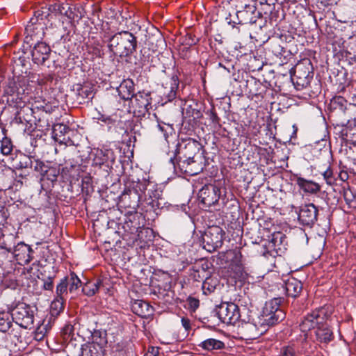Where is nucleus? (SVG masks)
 Segmentation results:
<instances>
[{"mask_svg": "<svg viewBox=\"0 0 356 356\" xmlns=\"http://www.w3.org/2000/svg\"><path fill=\"white\" fill-rule=\"evenodd\" d=\"M207 264L206 267L204 265H195L190 269V277L196 282L204 281L205 277H208L209 273L207 271Z\"/></svg>", "mask_w": 356, "mask_h": 356, "instance_id": "2f4dec72", "label": "nucleus"}, {"mask_svg": "<svg viewBox=\"0 0 356 356\" xmlns=\"http://www.w3.org/2000/svg\"><path fill=\"white\" fill-rule=\"evenodd\" d=\"M81 350V356H104V350L89 343L82 345Z\"/></svg>", "mask_w": 356, "mask_h": 356, "instance_id": "f704fd0d", "label": "nucleus"}, {"mask_svg": "<svg viewBox=\"0 0 356 356\" xmlns=\"http://www.w3.org/2000/svg\"><path fill=\"white\" fill-rule=\"evenodd\" d=\"M281 356H296V351L293 346H284L280 351Z\"/></svg>", "mask_w": 356, "mask_h": 356, "instance_id": "bf43d9fd", "label": "nucleus"}, {"mask_svg": "<svg viewBox=\"0 0 356 356\" xmlns=\"http://www.w3.org/2000/svg\"><path fill=\"white\" fill-rule=\"evenodd\" d=\"M159 354V348L156 347H150L145 356H156Z\"/></svg>", "mask_w": 356, "mask_h": 356, "instance_id": "774afa93", "label": "nucleus"}, {"mask_svg": "<svg viewBox=\"0 0 356 356\" xmlns=\"http://www.w3.org/2000/svg\"><path fill=\"white\" fill-rule=\"evenodd\" d=\"M70 132V129L67 125L58 123L53 127L52 137L58 143L67 145L71 142Z\"/></svg>", "mask_w": 356, "mask_h": 356, "instance_id": "aec40b11", "label": "nucleus"}, {"mask_svg": "<svg viewBox=\"0 0 356 356\" xmlns=\"http://www.w3.org/2000/svg\"><path fill=\"white\" fill-rule=\"evenodd\" d=\"M29 48H27V46L24 44L22 49V55L19 56H14L13 58V60L14 62L13 69V78H10L8 79L6 85L11 80H13L15 82L16 86L17 88H21L22 86L24 88L28 90L27 83L29 79H27V74L29 73V58L26 56V51Z\"/></svg>", "mask_w": 356, "mask_h": 356, "instance_id": "39448f33", "label": "nucleus"}, {"mask_svg": "<svg viewBox=\"0 0 356 356\" xmlns=\"http://www.w3.org/2000/svg\"><path fill=\"white\" fill-rule=\"evenodd\" d=\"M33 159L34 158L23 156L19 162L18 166L20 168H32L33 165Z\"/></svg>", "mask_w": 356, "mask_h": 356, "instance_id": "3c124183", "label": "nucleus"}, {"mask_svg": "<svg viewBox=\"0 0 356 356\" xmlns=\"http://www.w3.org/2000/svg\"><path fill=\"white\" fill-rule=\"evenodd\" d=\"M68 288L70 293H73L81 286V282L74 273H71L67 277Z\"/></svg>", "mask_w": 356, "mask_h": 356, "instance_id": "de8ad7c7", "label": "nucleus"}, {"mask_svg": "<svg viewBox=\"0 0 356 356\" xmlns=\"http://www.w3.org/2000/svg\"><path fill=\"white\" fill-rule=\"evenodd\" d=\"M318 210L312 203L300 207L298 212V220L305 226L312 227L317 221Z\"/></svg>", "mask_w": 356, "mask_h": 356, "instance_id": "2eb2a0df", "label": "nucleus"}, {"mask_svg": "<svg viewBox=\"0 0 356 356\" xmlns=\"http://www.w3.org/2000/svg\"><path fill=\"white\" fill-rule=\"evenodd\" d=\"M68 289L67 277H65L60 280L56 286V297L65 299V296L67 295Z\"/></svg>", "mask_w": 356, "mask_h": 356, "instance_id": "c03bdc74", "label": "nucleus"}, {"mask_svg": "<svg viewBox=\"0 0 356 356\" xmlns=\"http://www.w3.org/2000/svg\"><path fill=\"white\" fill-rule=\"evenodd\" d=\"M323 176L326 183L329 185H332L334 182V178L333 176V171L328 167L325 171L323 172Z\"/></svg>", "mask_w": 356, "mask_h": 356, "instance_id": "052dcab7", "label": "nucleus"}, {"mask_svg": "<svg viewBox=\"0 0 356 356\" xmlns=\"http://www.w3.org/2000/svg\"><path fill=\"white\" fill-rule=\"evenodd\" d=\"M15 237L13 234L2 235L0 238V248L11 252L15 245Z\"/></svg>", "mask_w": 356, "mask_h": 356, "instance_id": "ea45409f", "label": "nucleus"}, {"mask_svg": "<svg viewBox=\"0 0 356 356\" xmlns=\"http://www.w3.org/2000/svg\"><path fill=\"white\" fill-rule=\"evenodd\" d=\"M179 87V79L177 75H173L170 81V88L169 92L166 94L168 101L173 100L177 95V90Z\"/></svg>", "mask_w": 356, "mask_h": 356, "instance_id": "a18cd8bd", "label": "nucleus"}, {"mask_svg": "<svg viewBox=\"0 0 356 356\" xmlns=\"http://www.w3.org/2000/svg\"><path fill=\"white\" fill-rule=\"evenodd\" d=\"M271 51L274 55L276 56H281L283 55V53L285 51L284 48L282 47L278 43H273L271 46Z\"/></svg>", "mask_w": 356, "mask_h": 356, "instance_id": "e2e57ef3", "label": "nucleus"}, {"mask_svg": "<svg viewBox=\"0 0 356 356\" xmlns=\"http://www.w3.org/2000/svg\"><path fill=\"white\" fill-rule=\"evenodd\" d=\"M346 100L341 96L334 97L331 102V105L334 109L339 108L341 111L346 108Z\"/></svg>", "mask_w": 356, "mask_h": 356, "instance_id": "603ef678", "label": "nucleus"}, {"mask_svg": "<svg viewBox=\"0 0 356 356\" xmlns=\"http://www.w3.org/2000/svg\"><path fill=\"white\" fill-rule=\"evenodd\" d=\"M65 299L56 297L51 304V311L52 315H58L64 309V303Z\"/></svg>", "mask_w": 356, "mask_h": 356, "instance_id": "49530a36", "label": "nucleus"}, {"mask_svg": "<svg viewBox=\"0 0 356 356\" xmlns=\"http://www.w3.org/2000/svg\"><path fill=\"white\" fill-rule=\"evenodd\" d=\"M202 156L189 159L185 161H180L172 164L174 171L176 173L186 174L189 176H194L200 173L204 169Z\"/></svg>", "mask_w": 356, "mask_h": 356, "instance_id": "f8f14e48", "label": "nucleus"}, {"mask_svg": "<svg viewBox=\"0 0 356 356\" xmlns=\"http://www.w3.org/2000/svg\"><path fill=\"white\" fill-rule=\"evenodd\" d=\"M225 232L219 226L208 227L201 236L202 247L207 251L213 252L222 247Z\"/></svg>", "mask_w": 356, "mask_h": 356, "instance_id": "0eeeda50", "label": "nucleus"}, {"mask_svg": "<svg viewBox=\"0 0 356 356\" xmlns=\"http://www.w3.org/2000/svg\"><path fill=\"white\" fill-rule=\"evenodd\" d=\"M60 175V169L57 167L48 166L42 175V181H47L48 186H54L57 181L58 177Z\"/></svg>", "mask_w": 356, "mask_h": 356, "instance_id": "cd10ccee", "label": "nucleus"}, {"mask_svg": "<svg viewBox=\"0 0 356 356\" xmlns=\"http://www.w3.org/2000/svg\"><path fill=\"white\" fill-rule=\"evenodd\" d=\"M12 320L25 329H31L34 322V310L25 303L17 304L11 312Z\"/></svg>", "mask_w": 356, "mask_h": 356, "instance_id": "6e6552de", "label": "nucleus"}, {"mask_svg": "<svg viewBox=\"0 0 356 356\" xmlns=\"http://www.w3.org/2000/svg\"><path fill=\"white\" fill-rule=\"evenodd\" d=\"M219 286V280L217 277L208 276L202 282V289L205 295L211 294Z\"/></svg>", "mask_w": 356, "mask_h": 356, "instance_id": "c9c22d12", "label": "nucleus"}, {"mask_svg": "<svg viewBox=\"0 0 356 356\" xmlns=\"http://www.w3.org/2000/svg\"><path fill=\"white\" fill-rule=\"evenodd\" d=\"M97 120L107 125L108 129H111L112 127L115 126L117 122V120L113 119L111 116L100 113L99 114V117H97Z\"/></svg>", "mask_w": 356, "mask_h": 356, "instance_id": "8fccbe9b", "label": "nucleus"}, {"mask_svg": "<svg viewBox=\"0 0 356 356\" xmlns=\"http://www.w3.org/2000/svg\"><path fill=\"white\" fill-rule=\"evenodd\" d=\"M47 115L48 113L46 111L42 113V116H39L38 118L34 115L33 129L29 130V131H32L35 129L42 131L48 130L51 127V124L47 118Z\"/></svg>", "mask_w": 356, "mask_h": 356, "instance_id": "473e14b6", "label": "nucleus"}, {"mask_svg": "<svg viewBox=\"0 0 356 356\" xmlns=\"http://www.w3.org/2000/svg\"><path fill=\"white\" fill-rule=\"evenodd\" d=\"M148 197L145 198L146 204L152 207L154 210L159 209L161 203L159 202L161 191L156 188V186L154 184L148 189Z\"/></svg>", "mask_w": 356, "mask_h": 356, "instance_id": "393cba45", "label": "nucleus"}, {"mask_svg": "<svg viewBox=\"0 0 356 356\" xmlns=\"http://www.w3.org/2000/svg\"><path fill=\"white\" fill-rule=\"evenodd\" d=\"M188 308L191 312H195L200 305L199 300L193 297H188L186 300Z\"/></svg>", "mask_w": 356, "mask_h": 356, "instance_id": "13d9d810", "label": "nucleus"}, {"mask_svg": "<svg viewBox=\"0 0 356 356\" xmlns=\"http://www.w3.org/2000/svg\"><path fill=\"white\" fill-rule=\"evenodd\" d=\"M134 83L131 79H127L122 81L120 86L117 88L119 96L124 100H131L136 96L138 101V96L135 95Z\"/></svg>", "mask_w": 356, "mask_h": 356, "instance_id": "412c9836", "label": "nucleus"}, {"mask_svg": "<svg viewBox=\"0 0 356 356\" xmlns=\"http://www.w3.org/2000/svg\"><path fill=\"white\" fill-rule=\"evenodd\" d=\"M153 183L143 179L138 181L133 187V189L125 191L122 195V201H127L129 199H132L131 202L127 204V207L136 209L139 206V202L141 201L142 195L145 193L148 188H150Z\"/></svg>", "mask_w": 356, "mask_h": 356, "instance_id": "9d476101", "label": "nucleus"}, {"mask_svg": "<svg viewBox=\"0 0 356 356\" xmlns=\"http://www.w3.org/2000/svg\"><path fill=\"white\" fill-rule=\"evenodd\" d=\"M101 285L100 280H97L95 282H88L83 285L82 291L88 296H92L98 291Z\"/></svg>", "mask_w": 356, "mask_h": 356, "instance_id": "a19ab883", "label": "nucleus"}, {"mask_svg": "<svg viewBox=\"0 0 356 356\" xmlns=\"http://www.w3.org/2000/svg\"><path fill=\"white\" fill-rule=\"evenodd\" d=\"M134 313L140 317H147L153 312V307L147 302L141 300H135L131 305Z\"/></svg>", "mask_w": 356, "mask_h": 356, "instance_id": "b1692460", "label": "nucleus"}, {"mask_svg": "<svg viewBox=\"0 0 356 356\" xmlns=\"http://www.w3.org/2000/svg\"><path fill=\"white\" fill-rule=\"evenodd\" d=\"M207 113L213 124L220 125V118L218 116L213 108L211 109Z\"/></svg>", "mask_w": 356, "mask_h": 356, "instance_id": "69168bd1", "label": "nucleus"}, {"mask_svg": "<svg viewBox=\"0 0 356 356\" xmlns=\"http://www.w3.org/2000/svg\"><path fill=\"white\" fill-rule=\"evenodd\" d=\"M49 330L48 324L44 323L37 327L35 332V337L38 340H41L44 338Z\"/></svg>", "mask_w": 356, "mask_h": 356, "instance_id": "864d4df0", "label": "nucleus"}, {"mask_svg": "<svg viewBox=\"0 0 356 356\" xmlns=\"http://www.w3.org/2000/svg\"><path fill=\"white\" fill-rule=\"evenodd\" d=\"M198 346L207 351L222 350L225 348L224 342L220 340L210 338L202 341Z\"/></svg>", "mask_w": 356, "mask_h": 356, "instance_id": "c85d7f7f", "label": "nucleus"}, {"mask_svg": "<svg viewBox=\"0 0 356 356\" xmlns=\"http://www.w3.org/2000/svg\"><path fill=\"white\" fill-rule=\"evenodd\" d=\"M286 238V236L280 232H274L270 236L269 238V245L273 249H281V245H282L284 241Z\"/></svg>", "mask_w": 356, "mask_h": 356, "instance_id": "79ce46f5", "label": "nucleus"}, {"mask_svg": "<svg viewBox=\"0 0 356 356\" xmlns=\"http://www.w3.org/2000/svg\"><path fill=\"white\" fill-rule=\"evenodd\" d=\"M197 40L195 36L191 33H188L183 38L182 44L191 47L195 44Z\"/></svg>", "mask_w": 356, "mask_h": 356, "instance_id": "680f3d73", "label": "nucleus"}, {"mask_svg": "<svg viewBox=\"0 0 356 356\" xmlns=\"http://www.w3.org/2000/svg\"><path fill=\"white\" fill-rule=\"evenodd\" d=\"M26 90L23 86L17 88L13 80L10 81L4 86L2 96L3 102L6 101L7 106L3 108L1 113V115L5 110H9L13 115L11 123L24 126V131L33 129L35 113L33 108L26 104L24 95Z\"/></svg>", "mask_w": 356, "mask_h": 356, "instance_id": "f257e3e1", "label": "nucleus"}, {"mask_svg": "<svg viewBox=\"0 0 356 356\" xmlns=\"http://www.w3.org/2000/svg\"><path fill=\"white\" fill-rule=\"evenodd\" d=\"M23 176L17 175L15 170L8 166H0V191L18 190L22 186Z\"/></svg>", "mask_w": 356, "mask_h": 356, "instance_id": "1a4fd4ad", "label": "nucleus"}, {"mask_svg": "<svg viewBox=\"0 0 356 356\" xmlns=\"http://www.w3.org/2000/svg\"><path fill=\"white\" fill-rule=\"evenodd\" d=\"M220 189L213 184L204 185L198 193V198L201 203L210 207L218 202Z\"/></svg>", "mask_w": 356, "mask_h": 356, "instance_id": "4468645a", "label": "nucleus"}, {"mask_svg": "<svg viewBox=\"0 0 356 356\" xmlns=\"http://www.w3.org/2000/svg\"><path fill=\"white\" fill-rule=\"evenodd\" d=\"M92 341L90 343L101 348L104 350V347L107 344L106 334L100 331H95L92 335Z\"/></svg>", "mask_w": 356, "mask_h": 356, "instance_id": "58836bf2", "label": "nucleus"}, {"mask_svg": "<svg viewBox=\"0 0 356 356\" xmlns=\"http://www.w3.org/2000/svg\"><path fill=\"white\" fill-rule=\"evenodd\" d=\"M19 264H28L33 259V250L24 242L15 245L11 252Z\"/></svg>", "mask_w": 356, "mask_h": 356, "instance_id": "a211bd4d", "label": "nucleus"}, {"mask_svg": "<svg viewBox=\"0 0 356 356\" xmlns=\"http://www.w3.org/2000/svg\"><path fill=\"white\" fill-rule=\"evenodd\" d=\"M237 22L229 21L231 24H253L256 23L258 19L261 17V13L257 10L254 4L245 5L241 10L236 12ZM234 26V25H233Z\"/></svg>", "mask_w": 356, "mask_h": 356, "instance_id": "ddd939ff", "label": "nucleus"}, {"mask_svg": "<svg viewBox=\"0 0 356 356\" xmlns=\"http://www.w3.org/2000/svg\"><path fill=\"white\" fill-rule=\"evenodd\" d=\"M202 116V113L199 109L188 106L183 113V122L194 128L198 125Z\"/></svg>", "mask_w": 356, "mask_h": 356, "instance_id": "4be33fe9", "label": "nucleus"}, {"mask_svg": "<svg viewBox=\"0 0 356 356\" xmlns=\"http://www.w3.org/2000/svg\"><path fill=\"white\" fill-rule=\"evenodd\" d=\"M48 165H45L42 161L35 159H33V168L35 171L40 173L41 176L47 169Z\"/></svg>", "mask_w": 356, "mask_h": 356, "instance_id": "5fc2aeb1", "label": "nucleus"}, {"mask_svg": "<svg viewBox=\"0 0 356 356\" xmlns=\"http://www.w3.org/2000/svg\"><path fill=\"white\" fill-rule=\"evenodd\" d=\"M324 312L323 309L313 311L305 316L300 323L302 332H305L317 327L324 321Z\"/></svg>", "mask_w": 356, "mask_h": 356, "instance_id": "f3484780", "label": "nucleus"}, {"mask_svg": "<svg viewBox=\"0 0 356 356\" xmlns=\"http://www.w3.org/2000/svg\"><path fill=\"white\" fill-rule=\"evenodd\" d=\"M118 356H130L132 355V344L129 341H122L115 346Z\"/></svg>", "mask_w": 356, "mask_h": 356, "instance_id": "4c0bfd02", "label": "nucleus"}, {"mask_svg": "<svg viewBox=\"0 0 356 356\" xmlns=\"http://www.w3.org/2000/svg\"><path fill=\"white\" fill-rule=\"evenodd\" d=\"M49 16V10L45 8H42L34 12V15L31 17L25 27V37L24 44L27 48H31L35 42H42L44 36L45 20Z\"/></svg>", "mask_w": 356, "mask_h": 356, "instance_id": "7ed1b4c3", "label": "nucleus"}, {"mask_svg": "<svg viewBox=\"0 0 356 356\" xmlns=\"http://www.w3.org/2000/svg\"><path fill=\"white\" fill-rule=\"evenodd\" d=\"M312 79V78L295 77V75L292 77L293 83L302 88L307 87L309 84Z\"/></svg>", "mask_w": 356, "mask_h": 356, "instance_id": "6e6d98bb", "label": "nucleus"}, {"mask_svg": "<svg viewBox=\"0 0 356 356\" xmlns=\"http://www.w3.org/2000/svg\"><path fill=\"white\" fill-rule=\"evenodd\" d=\"M282 302V298H275L266 302L260 318L263 324L273 326L284 319L286 314L281 308Z\"/></svg>", "mask_w": 356, "mask_h": 356, "instance_id": "423d86ee", "label": "nucleus"}, {"mask_svg": "<svg viewBox=\"0 0 356 356\" xmlns=\"http://www.w3.org/2000/svg\"><path fill=\"white\" fill-rule=\"evenodd\" d=\"M13 145L12 144L11 140L6 136L3 138L1 141V152L3 155H8L13 151Z\"/></svg>", "mask_w": 356, "mask_h": 356, "instance_id": "09e8293b", "label": "nucleus"}, {"mask_svg": "<svg viewBox=\"0 0 356 356\" xmlns=\"http://www.w3.org/2000/svg\"><path fill=\"white\" fill-rule=\"evenodd\" d=\"M11 314L6 312H0V332H6L11 329Z\"/></svg>", "mask_w": 356, "mask_h": 356, "instance_id": "37998d69", "label": "nucleus"}, {"mask_svg": "<svg viewBox=\"0 0 356 356\" xmlns=\"http://www.w3.org/2000/svg\"><path fill=\"white\" fill-rule=\"evenodd\" d=\"M159 130L163 134V136L165 140L168 139L169 134H172L173 132V128L170 124H165L164 125H161L158 124Z\"/></svg>", "mask_w": 356, "mask_h": 356, "instance_id": "4d7b16f0", "label": "nucleus"}, {"mask_svg": "<svg viewBox=\"0 0 356 356\" xmlns=\"http://www.w3.org/2000/svg\"><path fill=\"white\" fill-rule=\"evenodd\" d=\"M31 56L33 62L38 65H45L51 55L50 47L45 42H35L33 44Z\"/></svg>", "mask_w": 356, "mask_h": 356, "instance_id": "dca6fc26", "label": "nucleus"}, {"mask_svg": "<svg viewBox=\"0 0 356 356\" xmlns=\"http://www.w3.org/2000/svg\"><path fill=\"white\" fill-rule=\"evenodd\" d=\"M346 140L354 144L356 143V119L348 120L346 127L343 130Z\"/></svg>", "mask_w": 356, "mask_h": 356, "instance_id": "72a5a7b5", "label": "nucleus"}, {"mask_svg": "<svg viewBox=\"0 0 356 356\" xmlns=\"http://www.w3.org/2000/svg\"><path fill=\"white\" fill-rule=\"evenodd\" d=\"M308 66L305 65V63L298 64L294 70L295 77H306L312 78V72L309 65L311 63L309 60L307 61Z\"/></svg>", "mask_w": 356, "mask_h": 356, "instance_id": "e433bc0d", "label": "nucleus"}, {"mask_svg": "<svg viewBox=\"0 0 356 356\" xmlns=\"http://www.w3.org/2000/svg\"><path fill=\"white\" fill-rule=\"evenodd\" d=\"M54 277H48L43 280V289L44 290L52 291L54 288Z\"/></svg>", "mask_w": 356, "mask_h": 356, "instance_id": "0e129e2a", "label": "nucleus"}, {"mask_svg": "<svg viewBox=\"0 0 356 356\" xmlns=\"http://www.w3.org/2000/svg\"><path fill=\"white\" fill-rule=\"evenodd\" d=\"M45 8L49 10V13H58L60 15L67 17L69 19H73L74 17V11L72 10V8L70 7L67 3L54 4L51 5L49 8Z\"/></svg>", "mask_w": 356, "mask_h": 356, "instance_id": "7c9ffc66", "label": "nucleus"}, {"mask_svg": "<svg viewBox=\"0 0 356 356\" xmlns=\"http://www.w3.org/2000/svg\"><path fill=\"white\" fill-rule=\"evenodd\" d=\"M76 99L80 104H83L94 97L92 87L89 85L79 86L76 88Z\"/></svg>", "mask_w": 356, "mask_h": 356, "instance_id": "bb28decb", "label": "nucleus"}, {"mask_svg": "<svg viewBox=\"0 0 356 356\" xmlns=\"http://www.w3.org/2000/svg\"><path fill=\"white\" fill-rule=\"evenodd\" d=\"M316 340L321 343H328L334 339L332 330L329 325L322 321L315 332Z\"/></svg>", "mask_w": 356, "mask_h": 356, "instance_id": "5701e85b", "label": "nucleus"}, {"mask_svg": "<svg viewBox=\"0 0 356 356\" xmlns=\"http://www.w3.org/2000/svg\"><path fill=\"white\" fill-rule=\"evenodd\" d=\"M214 312L220 321L227 324H234L240 318L239 308L233 302H222Z\"/></svg>", "mask_w": 356, "mask_h": 356, "instance_id": "9b49d317", "label": "nucleus"}, {"mask_svg": "<svg viewBox=\"0 0 356 356\" xmlns=\"http://www.w3.org/2000/svg\"><path fill=\"white\" fill-rule=\"evenodd\" d=\"M181 325L186 331L188 332L191 329V321L187 316H182L181 318Z\"/></svg>", "mask_w": 356, "mask_h": 356, "instance_id": "338daca9", "label": "nucleus"}, {"mask_svg": "<svg viewBox=\"0 0 356 356\" xmlns=\"http://www.w3.org/2000/svg\"><path fill=\"white\" fill-rule=\"evenodd\" d=\"M100 37L102 42L106 44L109 52L115 56L127 57L136 51L137 38L129 31L113 33L106 24L102 26Z\"/></svg>", "mask_w": 356, "mask_h": 356, "instance_id": "f03ea898", "label": "nucleus"}, {"mask_svg": "<svg viewBox=\"0 0 356 356\" xmlns=\"http://www.w3.org/2000/svg\"><path fill=\"white\" fill-rule=\"evenodd\" d=\"M202 148V145L194 139H182L177 143L174 150L168 153L169 162L172 165L201 156L200 151Z\"/></svg>", "mask_w": 356, "mask_h": 356, "instance_id": "20e7f679", "label": "nucleus"}, {"mask_svg": "<svg viewBox=\"0 0 356 356\" xmlns=\"http://www.w3.org/2000/svg\"><path fill=\"white\" fill-rule=\"evenodd\" d=\"M302 289L301 282L295 278L289 279L285 282V291L287 296L295 298L300 295Z\"/></svg>", "mask_w": 356, "mask_h": 356, "instance_id": "a878e982", "label": "nucleus"}, {"mask_svg": "<svg viewBox=\"0 0 356 356\" xmlns=\"http://www.w3.org/2000/svg\"><path fill=\"white\" fill-rule=\"evenodd\" d=\"M297 185L306 193H316L321 190L318 184L312 181L307 180L302 177H298L296 179Z\"/></svg>", "mask_w": 356, "mask_h": 356, "instance_id": "c756f323", "label": "nucleus"}, {"mask_svg": "<svg viewBox=\"0 0 356 356\" xmlns=\"http://www.w3.org/2000/svg\"><path fill=\"white\" fill-rule=\"evenodd\" d=\"M259 325L254 323L248 322L243 325L241 329L247 339H256L266 331V325L259 319Z\"/></svg>", "mask_w": 356, "mask_h": 356, "instance_id": "6ab92c4d", "label": "nucleus"}]
</instances>
